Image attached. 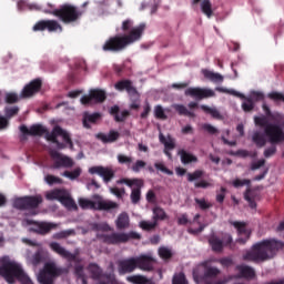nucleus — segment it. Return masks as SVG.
Returning a JSON list of instances; mask_svg holds the SVG:
<instances>
[{
	"label": "nucleus",
	"instance_id": "9",
	"mask_svg": "<svg viewBox=\"0 0 284 284\" xmlns=\"http://www.w3.org/2000/svg\"><path fill=\"white\" fill-rule=\"evenodd\" d=\"M61 274H65V268L58 267L54 262H48L39 273L38 281L41 284H54V278Z\"/></svg>",
	"mask_w": 284,
	"mask_h": 284
},
{
	"label": "nucleus",
	"instance_id": "43",
	"mask_svg": "<svg viewBox=\"0 0 284 284\" xmlns=\"http://www.w3.org/2000/svg\"><path fill=\"white\" fill-rule=\"evenodd\" d=\"M69 236H77V231H74V229H69L53 234V239L57 241H61V239H68Z\"/></svg>",
	"mask_w": 284,
	"mask_h": 284
},
{
	"label": "nucleus",
	"instance_id": "41",
	"mask_svg": "<svg viewBox=\"0 0 284 284\" xmlns=\"http://www.w3.org/2000/svg\"><path fill=\"white\" fill-rule=\"evenodd\" d=\"M63 194H65V190L63 189H55L49 193H47V199L48 201H61V199L63 197Z\"/></svg>",
	"mask_w": 284,
	"mask_h": 284
},
{
	"label": "nucleus",
	"instance_id": "33",
	"mask_svg": "<svg viewBox=\"0 0 284 284\" xmlns=\"http://www.w3.org/2000/svg\"><path fill=\"white\" fill-rule=\"evenodd\" d=\"M265 136V133L261 131H255L253 133L252 141L256 145V148H265V145H267V139Z\"/></svg>",
	"mask_w": 284,
	"mask_h": 284
},
{
	"label": "nucleus",
	"instance_id": "7",
	"mask_svg": "<svg viewBox=\"0 0 284 284\" xmlns=\"http://www.w3.org/2000/svg\"><path fill=\"white\" fill-rule=\"evenodd\" d=\"M92 200L80 199L79 205L82 210H94L97 212H111V210L119 209V204L116 202H112L110 200H104L101 195H94Z\"/></svg>",
	"mask_w": 284,
	"mask_h": 284
},
{
	"label": "nucleus",
	"instance_id": "26",
	"mask_svg": "<svg viewBox=\"0 0 284 284\" xmlns=\"http://www.w3.org/2000/svg\"><path fill=\"white\" fill-rule=\"evenodd\" d=\"M231 225L237 230V234H244L245 237H240L236 240V243L240 245H245L250 241V231L247 230V224L245 222H232Z\"/></svg>",
	"mask_w": 284,
	"mask_h": 284
},
{
	"label": "nucleus",
	"instance_id": "62",
	"mask_svg": "<svg viewBox=\"0 0 284 284\" xmlns=\"http://www.w3.org/2000/svg\"><path fill=\"white\" fill-rule=\"evenodd\" d=\"M173 284H187V280L185 278V274L180 273L173 276Z\"/></svg>",
	"mask_w": 284,
	"mask_h": 284
},
{
	"label": "nucleus",
	"instance_id": "21",
	"mask_svg": "<svg viewBox=\"0 0 284 284\" xmlns=\"http://www.w3.org/2000/svg\"><path fill=\"white\" fill-rule=\"evenodd\" d=\"M42 85H43V82L41 81V79L37 78L32 80L30 83L24 85L20 97L22 99H30V97H34V94L41 91Z\"/></svg>",
	"mask_w": 284,
	"mask_h": 284
},
{
	"label": "nucleus",
	"instance_id": "11",
	"mask_svg": "<svg viewBox=\"0 0 284 284\" xmlns=\"http://www.w3.org/2000/svg\"><path fill=\"white\" fill-rule=\"evenodd\" d=\"M118 185H128V187H133L131 191V203L133 205H136L141 201V189L143 185H145V182L143 179L134 178V179H128V178H122L116 181Z\"/></svg>",
	"mask_w": 284,
	"mask_h": 284
},
{
	"label": "nucleus",
	"instance_id": "22",
	"mask_svg": "<svg viewBox=\"0 0 284 284\" xmlns=\"http://www.w3.org/2000/svg\"><path fill=\"white\" fill-rule=\"evenodd\" d=\"M89 174H98L103 179L104 183H110V181L115 176L114 170L104 166H91L89 169Z\"/></svg>",
	"mask_w": 284,
	"mask_h": 284
},
{
	"label": "nucleus",
	"instance_id": "50",
	"mask_svg": "<svg viewBox=\"0 0 284 284\" xmlns=\"http://www.w3.org/2000/svg\"><path fill=\"white\" fill-rule=\"evenodd\" d=\"M154 116L155 119H160L162 121H165L168 119V115L165 114V111L163 110V106L161 104L154 106Z\"/></svg>",
	"mask_w": 284,
	"mask_h": 284
},
{
	"label": "nucleus",
	"instance_id": "60",
	"mask_svg": "<svg viewBox=\"0 0 284 284\" xmlns=\"http://www.w3.org/2000/svg\"><path fill=\"white\" fill-rule=\"evenodd\" d=\"M145 165H148L145 163V161L143 160H138L132 166H131V170L133 172H141V170H143V168H145Z\"/></svg>",
	"mask_w": 284,
	"mask_h": 284
},
{
	"label": "nucleus",
	"instance_id": "39",
	"mask_svg": "<svg viewBox=\"0 0 284 284\" xmlns=\"http://www.w3.org/2000/svg\"><path fill=\"white\" fill-rule=\"evenodd\" d=\"M201 11L205 14V17H207V19H212L214 16V11L212 10V2L210 0H202Z\"/></svg>",
	"mask_w": 284,
	"mask_h": 284
},
{
	"label": "nucleus",
	"instance_id": "13",
	"mask_svg": "<svg viewBox=\"0 0 284 284\" xmlns=\"http://www.w3.org/2000/svg\"><path fill=\"white\" fill-rule=\"evenodd\" d=\"M234 242V240L232 239V235L230 233H225L221 237L216 236V235H212L209 239V245L211 246V250L213 252H216L217 254H221V252H223L224 247H232V243Z\"/></svg>",
	"mask_w": 284,
	"mask_h": 284
},
{
	"label": "nucleus",
	"instance_id": "17",
	"mask_svg": "<svg viewBox=\"0 0 284 284\" xmlns=\"http://www.w3.org/2000/svg\"><path fill=\"white\" fill-rule=\"evenodd\" d=\"M48 30V32H63V27L57 20H40L33 27V32H43Z\"/></svg>",
	"mask_w": 284,
	"mask_h": 284
},
{
	"label": "nucleus",
	"instance_id": "23",
	"mask_svg": "<svg viewBox=\"0 0 284 284\" xmlns=\"http://www.w3.org/2000/svg\"><path fill=\"white\" fill-rule=\"evenodd\" d=\"M20 132L24 136H43L48 132V129L41 124H33L28 129L26 124H22L20 125Z\"/></svg>",
	"mask_w": 284,
	"mask_h": 284
},
{
	"label": "nucleus",
	"instance_id": "19",
	"mask_svg": "<svg viewBox=\"0 0 284 284\" xmlns=\"http://www.w3.org/2000/svg\"><path fill=\"white\" fill-rule=\"evenodd\" d=\"M105 99H108L105 91L101 89H93L90 90L89 95H83L81 98V103L82 105H90L92 101H94V103H103Z\"/></svg>",
	"mask_w": 284,
	"mask_h": 284
},
{
	"label": "nucleus",
	"instance_id": "4",
	"mask_svg": "<svg viewBox=\"0 0 284 284\" xmlns=\"http://www.w3.org/2000/svg\"><path fill=\"white\" fill-rule=\"evenodd\" d=\"M49 247L54 252L55 254H59L62 258H65L68 263H77L74 266V274L78 278H81L82 284H88V276H85L84 267L83 265L79 264V253L75 251L74 253H71L70 251L65 250V247L61 246L59 242H51L49 244Z\"/></svg>",
	"mask_w": 284,
	"mask_h": 284
},
{
	"label": "nucleus",
	"instance_id": "2",
	"mask_svg": "<svg viewBox=\"0 0 284 284\" xmlns=\"http://www.w3.org/2000/svg\"><path fill=\"white\" fill-rule=\"evenodd\" d=\"M144 32L145 23H141L138 27H134V29L126 34L110 37L102 45V50L104 52H122V50H125L128 45H132V43L141 41Z\"/></svg>",
	"mask_w": 284,
	"mask_h": 284
},
{
	"label": "nucleus",
	"instance_id": "47",
	"mask_svg": "<svg viewBox=\"0 0 284 284\" xmlns=\"http://www.w3.org/2000/svg\"><path fill=\"white\" fill-rule=\"evenodd\" d=\"M62 176L70 179V181H74L75 179H79L81 176V168H77L73 171H64L62 173Z\"/></svg>",
	"mask_w": 284,
	"mask_h": 284
},
{
	"label": "nucleus",
	"instance_id": "6",
	"mask_svg": "<svg viewBox=\"0 0 284 284\" xmlns=\"http://www.w3.org/2000/svg\"><path fill=\"white\" fill-rule=\"evenodd\" d=\"M44 14H53L62 21V23H74L81 19L83 11L72 4H62L59 9L43 10Z\"/></svg>",
	"mask_w": 284,
	"mask_h": 284
},
{
	"label": "nucleus",
	"instance_id": "51",
	"mask_svg": "<svg viewBox=\"0 0 284 284\" xmlns=\"http://www.w3.org/2000/svg\"><path fill=\"white\" fill-rule=\"evenodd\" d=\"M121 30L122 32H132L134 30V21L132 19L122 21Z\"/></svg>",
	"mask_w": 284,
	"mask_h": 284
},
{
	"label": "nucleus",
	"instance_id": "32",
	"mask_svg": "<svg viewBox=\"0 0 284 284\" xmlns=\"http://www.w3.org/2000/svg\"><path fill=\"white\" fill-rule=\"evenodd\" d=\"M179 156L181 159V163H183V165H187L190 163H196L199 161V158H196V155L189 153L185 150H180L179 151Z\"/></svg>",
	"mask_w": 284,
	"mask_h": 284
},
{
	"label": "nucleus",
	"instance_id": "12",
	"mask_svg": "<svg viewBox=\"0 0 284 284\" xmlns=\"http://www.w3.org/2000/svg\"><path fill=\"white\" fill-rule=\"evenodd\" d=\"M43 203L41 195H27L13 200V207L16 210H37Z\"/></svg>",
	"mask_w": 284,
	"mask_h": 284
},
{
	"label": "nucleus",
	"instance_id": "48",
	"mask_svg": "<svg viewBox=\"0 0 284 284\" xmlns=\"http://www.w3.org/2000/svg\"><path fill=\"white\" fill-rule=\"evenodd\" d=\"M126 281L129 283H133V284H146L148 277H145L143 275H131V276L126 277Z\"/></svg>",
	"mask_w": 284,
	"mask_h": 284
},
{
	"label": "nucleus",
	"instance_id": "20",
	"mask_svg": "<svg viewBox=\"0 0 284 284\" xmlns=\"http://www.w3.org/2000/svg\"><path fill=\"white\" fill-rule=\"evenodd\" d=\"M216 92H222L223 94H233V97H240V99H245V101L242 103V110L244 112H252L254 110V100L252 98H245L243 93H239L235 90L225 89L222 87L215 88Z\"/></svg>",
	"mask_w": 284,
	"mask_h": 284
},
{
	"label": "nucleus",
	"instance_id": "58",
	"mask_svg": "<svg viewBox=\"0 0 284 284\" xmlns=\"http://www.w3.org/2000/svg\"><path fill=\"white\" fill-rule=\"evenodd\" d=\"M159 254H160L161 258H163L164 261H168L169 258H172V251H170L166 247H161L159 250Z\"/></svg>",
	"mask_w": 284,
	"mask_h": 284
},
{
	"label": "nucleus",
	"instance_id": "56",
	"mask_svg": "<svg viewBox=\"0 0 284 284\" xmlns=\"http://www.w3.org/2000/svg\"><path fill=\"white\" fill-rule=\"evenodd\" d=\"M202 130H204V132H207V134H219V129H216L214 125L210 123L202 124Z\"/></svg>",
	"mask_w": 284,
	"mask_h": 284
},
{
	"label": "nucleus",
	"instance_id": "27",
	"mask_svg": "<svg viewBox=\"0 0 284 284\" xmlns=\"http://www.w3.org/2000/svg\"><path fill=\"white\" fill-rule=\"evenodd\" d=\"M135 261L139 270H143L144 272H152L154 270V257L150 255H141L135 257Z\"/></svg>",
	"mask_w": 284,
	"mask_h": 284
},
{
	"label": "nucleus",
	"instance_id": "57",
	"mask_svg": "<svg viewBox=\"0 0 284 284\" xmlns=\"http://www.w3.org/2000/svg\"><path fill=\"white\" fill-rule=\"evenodd\" d=\"M243 185H247V187H250V185H252V181L251 180H241V179H235L233 181V186L235 187H243Z\"/></svg>",
	"mask_w": 284,
	"mask_h": 284
},
{
	"label": "nucleus",
	"instance_id": "63",
	"mask_svg": "<svg viewBox=\"0 0 284 284\" xmlns=\"http://www.w3.org/2000/svg\"><path fill=\"white\" fill-rule=\"evenodd\" d=\"M19 101V95L17 93H7L6 103L12 104Z\"/></svg>",
	"mask_w": 284,
	"mask_h": 284
},
{
	"label": "nucleus",
	"instance_id": "31",
	"mask_svg": "<svg viewBox=\"0 0 284 284\" xmlns=\"http://www.w3.org/2000/svg\"><path fill=\"white\" fill-rule=\"evenodd\" d=\"M60 203L63 204L64 207H67V210H79L77 202H74L72 196H70V193H68V191L63 193L62 197L60 199Z\"/></svg>",
	"mask_w": 284,
	"mask_h": 284
},
{
	"label": "nucleus",
	"instance_id": "36",
	"mask_svg": "<svg viewBox=\"0 0 284 284\" xmlns=\"http://www.w3.org/2000/svg\"><path fill=\"white\" fill-rule=\"evenodd\" d=\"M173 110H175L180 116H189L190 119H194V116H196V114L187 110V106L184 104H173Z\"/></svg>",
	"mask_w": 284,
	"mask_h": 284
},
{
	"label": "nucleus",
	"instance_id": "61",
	"mask_svg": "<svg viewBox=\"0 0 284 284\" xmlns=\"http://www.w3.org/2000/svg\"><path fill=\"white\" fill-rule=\"evenodd\" d=\"M32 263H33V265H39V263H43V252L42 251H37L33 254Z\"/></svg>",
	"mask_w": 284,
	"mask_h": 284
},
{
	"label": "nucleus",
	"instance_id": "24",
	"mask_svg": "<svg viewBox=\"0 0 284 284\" xmlns=\"http://www.w3.org/2000/svg\"><path fill=\"white\" fill-rule=\"evenodd\" d=\"M119 92L125 91L129 97H139V90L135 89L131 80H120L114 84Z\"/></svg>",
	"mask_w": 284,
	"mask_h": 284
},
{
	"label": "nucleus",
	"instance_id": "3",
	"mask_svg": "<svg viewBox=\"0 0 284 284\" xmlns=\"http://www.w3.org/2000/svg\"><path fill=\"white\" fill-rule=\"evenodd\" d=\"M0 276L4 277V281L9 284H14V281H19L22 284H30L32 281L23 271L21 264L10 261L9 258H3L0 265Z\"/></svg>",
	"mask_w": 284,
	"mask_h": 284
},
{
	"label": "nucleus",
	"instance_id": "28",
	"mask_svg": "<svg viewBox=\"0 0 284 284\" xmlns=\"http://www.w3.org/2000/svg\"><path fill=\"white\" fill-rule=\"evenodd\" d=\"M88 271L91 274V278H93V281H105V276H110V274L103 273V270L94 263L89 264Z\"/></svg>",
	"mask_w": 284,
	"mask_h": 284
},
{
	"label": "nucleus",
	"instance_id": "1",
	"mask_svg": "<svg viewBox=\"0 0 284 284\" xmlns=\"http://www.w3.org/2000/svg\"><path fill=\"white\" fill-rule=\"evenodd\" d=\"M284 243L278 240H263L255 243L246 254L243 255V261H250L251 263H264L276 256L278 250H283Z\"/></svg>",
	"mask_w": 284,
	"mask_h": 284
},
{
	"label": "nucleus",
	"instance_id": "5",
	"mask_svg": "<svg viewBox=\"0 0 284 284\" xmlns=\"http://www.w3.org/2000/svg\"><path fill=\"white\" fill-rule=\"evenodd\" d=\"M254 123L260 128H264V133L268 143H284V130L281 125L270 123L265 115L255 116Z\"/></svg>",
	"mask_w": 284,
	"mask_h": 284
},
{
	"label": "nucleus",
	"instance_id": "34",
	"mask_svg": "<svg viewBox=\"0 0 284 284\" xmlns=\"http://www.w3.org/2000/svg\"><path fill=\"white\" fill-rule=\"evenodd\" d=\"M202 73L209 81H212V83H223L224 81V78L221 73H216L207 69L202 70Z\"/></svg>",
	"mask_w": 284,
	"mask_h": 284
},
{
	"label": "nucleus",
	"instance_id": "35",
	"mask_svg": "<svg viewBox=\"0 0 284 284\" xmlns=\"http://www.w3.org/2000/svg\"><path fill=\"white\" fill-rule=\"evenodd\" d=\"M118 230H126L130 227V215L128 213H121L115 222Z\"/></svg>",
	"mask_w": 284,
	"mask_h": 284
},
{
	"label": "nucleus",
	"instance_id": "29",
	"mask_svg": "<svg viewBox=\"0 0 284 284\" xmlns=\"http://www.w3.org/2000/svg\"><path fill=\"white\" fill-rule=\"evenodd\" d=\"M235 270L239 272L240 278H254L256 276V272L245 264L237 265Z\"/></svg>",
	"mask_w": 284,
	"mask_h": 284
},
{
	"label": "nucleus",
	"instance_id": "10",
	"mask_svg": "<svg viewBox=\"0 0 284 284\" xmlns=\"http://www.w3.org/2000/svg\"><path fill=\"white\" fill-rule=\"evenodd\" d=\"M204 274L197 275L196 272H193V278L195 283H205V284H226L227 280H217L214 281L212 278H216L219 274H221V270L216 266H207V263L203 264Z\"/></svg>",
	"mask_w": 284,
	"mask_h": 284
},
{
	"label": "nucleus",
	"instance_id": "25",
	"mask_svg": "<svg viewBox=\"0 0 284 284\" xmlns=\"http://www.w3.org/2000/svg\"><path fill=\"white\" fill-rule=\"evenodd\" d=\"M136 257H130L118 263V270L120 274H132L136 270Z\"/></svg>",
	"mask_w": 284,
	"mask_h": 284
},
{
	"label": "nucleus",
	"instance_id": "16",
	"mask_svg": "<svg viewBox=\"0 0 284 284\" xmlns=\"http://www.w3.org/2000/svg\"><path fill=\"white\" fill-rule=\"evenodd\" d=\"M28 224L33 225V227H31V232L40 234V236H45V234H50L52 230H57V227H59V224L54 222H37L30 220L28 221Z\"/></svg>",
	"mask_w": 284,
	"mask_h": 284
},
{
	"label": "nucleus",
	"instance_id": "59",
	"mask_svg": "<svg viewBox=\"0 0 284 284\" xmlns=\"http://www.w3.org/2000/svg\"><path fill=\"white\" fill-rule=\"evenodd\" d=\"M195 203L202 210H210V207H212V203H207L205 199H195Z\"/></svg>",
	"mask_w": 284,
	"mask_h": 284
},
{
	"label": "nucleus",
	"instance_id": "49",
	"mask_svg": "<svg viewBox=\"0 0 284 284\" xmlns=\"http://www.w3.org/2000/svg\"><path fill=\"white\" fill-rule=\"evenodd\" d=\"M159 223L156 222H149V221H141L140 227L141 230H144L145 232H152V230H155Z\"/></svg>",
	"mask_w": 284,
	"mask_h": 284
},
{
	"label": "nucleus",
	"instance_id": "46",
	"mask_svg": "<svg viewBox=\"0 0 284 284\" xmlns=\"http://www.w3.org/2000/svg\"><path fill=\"white\" fill-rule=\"evenodd\" d=\"M205 171L203 170H195L193 173H186V179L189 183H194V181H199V179H203Z\"/></svg>",
	"mask_w": 284,
	"mask_h": 284
},
{
	"label": "nucleus",
	"instance_id": "42",
	"mask_svg": "<svg viewBox=\"0 0 284 284\" xmlns=\"http://www.w3.org/2000/svg\"><path fill=\"white\" fill-rule=\"evenodd\" d=\"M99 119H101V113H92V114L85 113L84 120H83L84 128L90 129V124L88 123H97Z\"/></svg>",
	"mask_w": 284,
	"mask_h": 284
},
{
	"label": "nucleus",
	"instance_id": "18",
	"mask_svg": "<svg viewBox=\"0 0 284 284\" xmlns=\"http://www.w3.org/2000/svg\"><path fill=\"white\" fill-rule=\"evenodd\" d=\"M185 97H192L197 101H203V99H211L212 97H216V93L212 89H203V88H189L184 91Z\"/></svg>",
	"mask_w": 284,
	"mask_h": 284
},
{
	"label": "nucleus",
	"instance_id": "52",
	"mask_svg": "<svg viewBox=\"0 0 284 284\" xmlns=\"http://www.w3.org/2000/svg\"><path fill=\"white\" fill-rule=\"evenodd\" d=\"M44 181H45V183H48V185H54V184L61 185V183H63V180L61 178H57L51 174H48L44 178Z\"/></svg>",
	"mask_w": 284,
	"mask_h": 284
},
{
	"label": "nucleus",
	"instance_id": "55",
	"mask_svg": "<svg viewBox=\"0 0 284 284\" xmlns=\"http://www.w3.org/2000/svg\"><path fill=\"white\" fill-rule=\"evenodd\" d=\"M154 168L158 169L160 172L168 174L169 176H172V174H174V172L172 170L168 169L166 165L161 162H156L154 164Z\"/></svg>",
	"mask_w": 284,
	"mask_h": 284
},
{
	"label": "nucleus",
	"instance_id": "64",
	"mask_svg": "<svg viewBox=\"0 0 284 284\" xmlns=\"http://www.w3.org/2000/svg\"><path fill=\"white\" fill-rule=\"evenodd\" d=\"M97 284H119V282L112 275H105V280H101Z\"/></svg>",
	"mask_w": 284,
	"mask_h": 284
},
{
	"label": "nucleus",
	"instance_id": "14",
	"mask_svg": "<svg viewBox=\"0 0 284 284\" xmlns=\"http://www.w3.org/2000/svg\"><path fill=\"white\" fill-rule=\"evenodd\" d=\"M47 141H51V143H58L57 136H62L64 143L70 145V148H74V143L72 142V138H70V133L63 130L60 125H55L52 132L48 131L44 133Z\"/></svg>",
	"mask_w": 284,
	"mask_h": 284
},
{
	"label": "nucleus",
	"instance_id": "44",
	"mask_svg": "<svg viewBox=\"0 0 284 284\" xmlns=\"http://www.w3.org/2000/svg\"><path fill=\"white\" fill-rule=\"evenodd\" d=\"M244 199L247 201L251 210H256V200L254 199V191L252 189L245 191Z\"/></svg>",
	"mask_w": 284,
	"mask_h": 284
},
{
	"label": "nucleus",
	"instance_id": "37",
	"mask_svg": "<svg viewBox=\"0 0 284 284\" xmlns=\"http://www.w3.org/2000/svg\"><path fill=\"white\" fill-rule=\"evenodd\" d=\"M160 143H162V145H164V150H174L176 148V142L174 141V139L172 136H166L163 135V133H160Z\"/></svg>",
	"mask_w": 284,
	"mask_h": 284
},
{
	"label": "nucleus",
	"instance_id": "8",
	"mask_svg": "<svg viewBox=\"0 0 284 284\" xmlns=\"http://www.w3.org/2000/svg\"><path fill=\"white\" fill-rule=\"evenodd\" d=\"M97 239L104 242L106 245H121V243H128L130 240L141 241V234L131 231L129 233H111L102 234L98 233Z\"/></svg>",
	"mask_w": 284,
	"mask_h": 284
},
{
	"label": "nucleus",
	"instance_id": "38",
	"mask_svg": "<svg viewBox=\"0 0 284 284\" xmlns=\"http://www.w3.org/2000/svg\"><path fill=\"white\" fill-rule=\"evenodd\" d=\"M201 110L205 112V114H210L212 116V119H217L219 121H221V119H223V115L221 114L220 111L216 110V108H211L209 105L202 104Z\"/></svg>",
	"mask_w": 284,
	"mask_h": 284
},
{
	"label": "nucleus",
	"instance_id": "40",
	"mask_svg": "<svg viewBox=\"0 0 284 284\" xmlns=\"http://www.w3.org/2000/svg\"><path fill=\"white\" fill-rule=\"evenodd\" d=\"M168 219V213L160 206L153 207V221L159 223V221H165Z\"/></svg>",
	"mask_w": 284,
	"mask_h": 284
},
{
	"label": "nucleus",
	"instance_id": "15",
	"mask_svg": "<svg viewBox=\"0 0 284 284\" xmlns=\"http://www.w3.org/2000/svg\"><path fill=\"white\" fill-rule=\"evenodd\" d=\"M50 156L51 159H53L51 170H61V168L74 166V160H72V158L61 154L59 151H51Z\"/></svg>",
	"mask_w": 284,
	"mask_h": 284
},
{
	"label": "nucleus",
	"instance_id": "54",
	"mask_svg": "<svg viewBox=\"0 0 284 284\" xmlns=\"http://www.w3.org/2000/svg\"><path fill=\"white\" fill-rule=\"evenodd\" d=\"M130 99H131L130 109L139 110L141 108V94H139L138 92V97H130Z\"/></svg>",
	"mask_w": 284,
	"mask_h": 284
},
{
	"label": "nucleus",
	"instance_id": "30",
	"mask_svg": "<svg viewBox=\"0 0 284 284\" xmlns=\"http://www.w3.org/2000/svg\"><path fill=\"white\" fill-rule=\"evenodd\" d=\"M95 138L102 143H114V141L119 140V132L118 131H110L106 135L105 133H98Z\"/></svg>",
	"mask_w": 284,
	"mask_h": 284
},
{
	"label": "nucleus",
	"instance_id": "53",
	"mask_svg": "<svg viewBox=\"0 0 284 284\" xmlns=\"http://www.w3.org/2000/svg\"><path fill=\"white\" fill-rule=\"evenodd\" d=\"M280 143H271V146H268L267 149L264 150V156L265 159H270L272 156H274V154H276V145H278Z\"/></svg>",
	"mask_w": 284,
	"mask_h": 284
},
{
	"label": "nucleus",
	"instance_id": "45",
	"mask_svg": "<svg viewBox=\"0 0 284 284\" xmlns=\"http://www.w3.org/2000/svg\"><path fill=\"white\" fill-rule=\"evenodd\" d=\"M91 230L93 232H112V227L108 223H93Z\"/></svg>",
	"mask_w": 284,
	"mask_h": 284
}]
</instances>
